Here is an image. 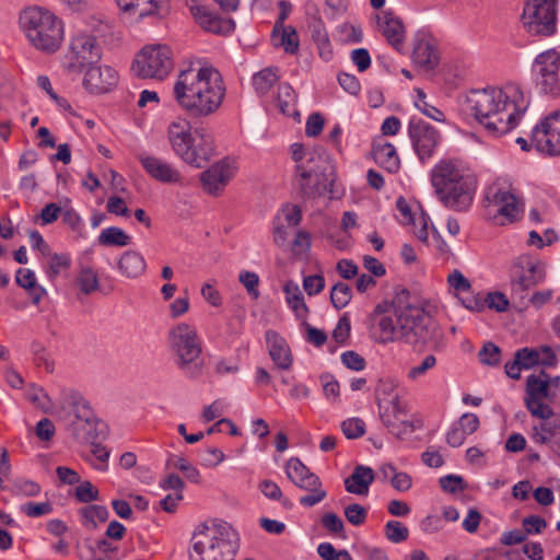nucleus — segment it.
<instances>
[{
  "label": "nucleus",
  "mask_w": 560,
  "mask_h": 560,
  "mask_svg": "<svg viewBox=\"0 0 560 560\" xmlns=\"http://www.w3.org/2000/svg\"><path fill=\"white\" fill-rule=\"evenodd\" d=\"M408 135L419 159L424 162L430 159L440 142L439 131L422 119L411 118Z\"/></svg>",
  "instance_id": "aec40b11"
},
{
  "label": "nucleus",
  "mask_w": 560,
  "mask_h": 560,
  "mask_svg": "<svg viewBox=\"0 0 560 560\" xmlns=\"http://www.w3.org/2000/svg\"><path fill=\"white\" fill-rule=\"evenodd\" d=\"M285 474L288 479L302 490H315L316 486H322L319 477L298 457H291L287 462Z\"/></svg>",
  "instance_id": "bb28decb"
},
{
  "label": "nucleus",
  "mask_w": 560,
  "mask_h": 560,
  "mask_svg": "<svg viewBox=\"0 0 560 560\" xmlns=\"http://www.w3.org/2000/svg\"><path fill=\"white\" fill-rule=\"evenodd\" d=\"M370 331L373 340L381 345L393 342H401L398 331H394L390 338V331L385 330V325L389 323L394 330L398 328V291L392 301H382L376 304L372 313L369 315Z\"/></svg>",
  "instance_id": "4468645a"
},
{
  "label": "nucleus",
  "mask_w": 560,
  "mask_h": 560,
  "mask_svg": "<svg viewBox=\"0 0 560 560\" xmlns=\"http://www.w3.org/2000/svg\"><path fill=\"white\" fill-rule=\"evenodd\" d=\"M557 392L551 388L549 375L541 371L538 375L530 374L526 378L524 404L528 412L538 419L547 420L553 416L550 402H553Z\"/></svg>",
  "instance_id": "9d476101"
},
{
  "label": "nucleus",
  "mask_w": 560,
  "mask_h": 560,
  "mask_svg": "<svg viewBox=\"0 0 560 560\" xmlns=\"http://www.w3.org/2000/svg\"><path fill=\"white\" fill-rule=\"evenodd\" d=\"M47 257V275L49 278H56L61 271L68 270L71 266V257L69 254L51 253L49 250Z\"/></svg>",
  "instance_id": "79ce46f5"
},
{
  "label": "nucleus",
  "mask_w": 560,
  "mask_h": 560,
  "mask_svg": "<svg viewBox=\"0 0 560 560\" xmlns=\"http://www.w3.org/2000/svg\"><path fill=\"white\" fill-rule=\"evenodd\" d=\"M20 27L31 45L45 54L56 52L63 40L62 22L48 10L32 7L20 14Z\"/></svg>",
  "instance_id": "423d86ee"
},
{
  "label": "nucleus",
  "mask_w": 560,
  "mask_h": 560,
  "mask_svg": "<svg viewBox=\"0 0 560 560\" xmlns=\"http://www.w3.org/2000/svg\"><path fill=\"white\" fill-rule=\"evenodd\" d=\"M168 342L180 372L188 378L199 377L203 371V362L200 359L201 341L197 330L186 323H179L170 330Z\"/></svg>",
  "instance_id": "1a4fd4ad"
},
{
  "label": "nucleus",
  "mask_w": 560,
  "mask_h": 560,
  "mask_svg": "<svg viewBox=\"0 0 560 560\" xmlns=\"http://www.w3.org/2000/svg\"><path fill=\"white\" fill-rule=\"evenodd\" d=\"M103 441L104 440H95L88 444L91 446V453L96 459V463L92 464L93 467L97 470L106 471L108 469L110 451L102 444Z\"/></svg>",
  "instance_id": "c03bdc74"
},
{
  "label": "nucleus",
  "mask_w": 560,
  "mask_h": 560,
  "mask_svg": "<svg viewBox=\"0 0 560 560\" xmlns=\"http://www.w3.org/2000/svg\"><path fill=\"white\" fill-rule=\"evenodd\" d=\"M259 490L267 499L279 501L287 509L293 506V503L288 498H283L280 487L269 479L262 480L259 483Z\"/></svg>",
  "instance_id": "a18cd8bd"
},
{
  "label": "nucleus",
  "mask_w": 560,
  "mask_h": 560,
  "mask_svg": "<svg viewBox=\"0 0 560 560\" xmlns=\"http://www.w3.org/2000/svg\"><path fill=\"white\" fill-rule=\"evenodd\" d=\"M118 269L124 277L137 279L145 272L147 262L140 253L127 250L118 260Z\"/></svg>",
  "instance_id": "473e14b6"
},
{
  "label": "nucleus",
  "mask_w": 560,
  "mask_h": 560,
  "mask_svg": "<svg viewBox=\"0 0 560 560\" xmlns=\"http://www.w3.org/2000/svg\"><path fill=\"white\" fill-rule=\"evenodd\" d=\"M131 237L120 228L109 226L104 229L98 235V243L105 246H127Z\"/></svg>",
  "instance_id": "ea45409f"
},
{
  "label": "nucleus",
  "mask_w": 560,
  "mask_h": 560,
  "mask_svg": "<svg viewBox=\"0 0 560 560\" xmlns=\"http://www.w3.org/2000/svg\"><path fill=\"white\" fill-rule=\"evenodd\" d=\"M431 183L445 207L456 211L470 207L477 182L457 161H440L431 172Z\"/></svg>",
  "instance_id": "7ed1b4c3"
},
{
  "label": "nucleus",
  "mask_w": 560,
  "mask_h": 560,
  "mask_svg": "<svg viewBox=\"0 0 560 560\" xmlns=\"http://www.w3.org/2000/svg\"><path fill=\"white\" fill-rule=\"evenodd\" d=\"M558 0H528L522 22L530 35L549 36L557 30Z\"/></svg>",
  "instance_id": "9b49d317"
},
{
  "label": "nucleus",
  "mask_w": 560,
  "mask_h": 560,
  "mask_svg": "<svg viewBox=\"0 0 560 560\" xmlns=\"http://www.w3.org/2000/svg\"><path fill=\"white\" fill-rule=\"evenodd\" d=\"M320 522L324 528L331 535L346 538L345 524L336 513L329 512L324 514Z\"/></svg>",
  "instance_id": "8fccbe9b"
},
{
  "label": "nucleus",
  "mask_w": 560,
  "mask_h": 560,
  "mask_svg": "<svg viewBox=\"0 0 560 560\" xmlns=\"http://www.w3.org/2000/svg\"><path fill=\"white\" fill-rule=\"evenodd\" d=\"M412 60L424 70L431 71L438 67L440 57L434 44L430 39L421 38L413 46Z\"/></svg>",
  "instance_id": "2f4dec72"
},
{
  "label": "nucleus",
  "mask_w": 560,
  "mask_h": 560,
  "mask_svg": "<svg viewBox=\"0 0 560 560\" xmlns=\"http://www.w3.org/2000/svg\"><path fill=\"white\" fill-rule=\"evenodd\" d=\"M191 13L202 28L214 34H230L235 30L233 19H225L217 13L211 12L205 5L191 8Z\"/></svg>",
  "instance_id": "393cba45"
},
{
  "label": "nucleus",
  "mask_w": 560,
  "mask_h": 560,
  "mask_svg": "<svg viewBox=\"0 0 560 560\" xmlns=\"http://www.w3.org/2000/svg\"><path fill=\"white\" fill-rule=\"evenodd\" d=\"M374 479L375 474L371 467L358 465L352 474L346 478L345 488L349 493L366 495Z\"/></svg>",
  "instance_id": "c756f323"
},
{
  "label": "nucleus",
  "mask_w": 560,
  "mask_h": 560,
  "mask_svg": "<svg viewBox=\"0 0 560 560\" xmlns=\"http://www.w3.org/2000/svg\"><path fill=\"white\" fill-rule=\"evenodd\" d=\"M341 430L348 439H358L365 433V423L359 418L347 419L341 423Z\"/></svg>",
  "instance_id": "5fc2aeb1"
},
{
  "label": "nucleus",
  "mask_w": 560,
  "mask_h": 560,
  "mask_svg": "<svg viewBox=\"0 0 560 560\" xmlns=\"http://www.w3.org/2000/svg\"><path fill=\"white\" fill-rule=\"evenodd\" d=\"M235 529L222 522L194 534L189 550L190 560H234L238 548Z\"/></svg>",
  "instance_id": "0eeeda50"
},
{
  "label": "nucleus",
  "mask_w": 560,
  "mask_h": 560,
  "mask_svg": "<svg viewBox=\"0 0 560 560\" xmlns=\"http://www.w3.org/2000/svg\"><path fill=\"white\" fill-rule=\"evenodd\" d=\"M178 106L191 118H207L217 113L226 94L219 70L197 59L182 69L173 86Z\"/></svg>",
  "instance_id": "f257e3e1"
},
{
  "label": "nucleus",
  "mask_w": 560,
  "mask_h": 560,
  "mask_svg": "<svg viewBox=\"0 0 560 560\" xmlns=\"http://www.w3.org/2000/svg\"><path fill=\"white\" fill-rule=\"evenodd\" d=\"M285 302L293 311L296 318L305 320L308 315V307L304 301V296L296 282L289 280L283 285Z\"/></svg>",
  "instance_id": "72a5a7b5"
},
{
  "label": "nucleus",
  "mask_w": 560,
  "mask_h": 560,
  "mask_svg": "<svg viewBox=\"0 0 560 560\" xmlns=\"http://www.w3.org/2000/svg\"><path fill=\"white\" fill-rule=\"evenodd\" d=\"M238 281L245 287L248 294L253 299H258L259 291H258V284H259V277L257 273L253 271H241L238 275Z\"/></svg>",
  "instance_id": "13d9d810"
},
{
  "label": "nucleus",
  "mask_w": 560,
  "mask_h": 560,
  "mask_svg": "<svg viewBox=\"0 0 560 560\" xmlns=\"http://www.w3.org/2000/svg\"><path fill=\"white\" fill-rule=\"evenodd\" d=\"M295 182L300 192L306 198H316L330 190L335 176H322L318 174H303L295 172Z\"/></svg>",
  "instance_id": "a878e982"
},
{
  "label": "nucleus",
  "mask_w": 560,
  "mask_h": 560,
  "mask_svg": "<svg viewBox=\"0 0 560 560\" xmlns=\"http://www.w3.org/2000/svg\"><path fill=\"white\" fill-rule=\"evenodd\" d=\"M384 534L389 541L399 544L407 540L409 530L398 521H388L384 526Z\"/></svg>",
  "instance_id": "09e8293b"
},
{
  "label": "nucleus",
  "mask_w": 560,
  "mask_h": 560,
  "mask_svg": "<svg viewBox=\"0 0 560 560\" xmlns=\"http://www.w3.org/2000/svg\"><path fill=\"white\" fill-rule=\"evenodd\" d=\"M295 172L303 174H318L322 176H335L334 165L324 151H312L300 165H295Z\"/></svg>",
  "instance_id": "c85d7f7f"
},
{
  "label": "nucleus",
  "mask_w": 560,
  "mask_h": 560,
  "mask_svg": "<svg viewBox=\"0 0 560 560\" xmlns=\"http://www.w3.org/2000/svg\"><path fill=\"white\" fill-rule=\"evenodd\" d=\"M167 138L175 154L194 167H203L214 155L212 133L205 127L191 131L189 121L184 118H176L168 125Z\"/></svg>",
  "instance_id": "20e7f679"
},
{
  "label": "nucleus",
  "mask_w": 560,
  "mask_h": 560,
  "mask_svg": "<svg viewBox=\"0 0 560 560\" xmlns=\"http://www.w3.org/2000/svg\"><path fill=\"white\" fill-rule=\"evenodd\" d=\"M77 283L80 291L84 294H91L97 291L100 288L97 272L91 267H81L77 277Z\"/></svg>",
  "instance_id": "a19ab883"
},
{
  "label": "nucleus",
  "mask_w": 560,
  "mask_h": 560,
  "mask_svg": "<svg viewBox=\"0 0 560 560\" xmlns=\"http://www.w3.org/2000/svg\"><path fill=\"white\" fill-rule=\"evenodd\" d=\"M278 80V69L268 67L254 74L253 86L259 96H265L270 92Z\"/></svg>",
  "instance_id": "4c0bfd02"
},
{
  "label": "nucleus",
  "mask_w": 560,
  "mask_h": 560,
  "mask_svg": "<svg viewBox=\"0 0 560 560\" xmlns=\"http://www.w3.org/2000/svg\"><path fill=\"white\" fill-rule=\"evenodd\" d=\"M351 325L347 314L342 315L336 327L332 330V339L340 345H343L350 336Z\"/></svg>",
  "instance_id": "680f3d73"
},
{
  "label": "nucleus",
  "mask_w": 560,
  "mask_h": 560,
  "mask_svg": "<svg viewBox=\"0 0 560 560\" xmlns=\"http://www.w3.org/2000/svg\"><path fill=\"white\" fill-rule=\"evenodd\" d=\"M266 342L269 354L275 364L281 370H289L293 359L288 342L277 331L266 332Z\"/></svg>",
  "instance_id": "cd10ccee"
},
{
  "label": "nucleus",
  "mask_w": 560,
  "mask_h": 560,
  "mask_svg": "<svg viewBox=\"0 0 560 560\" xmlns=\"http://www.w3.org/2000/svg\"><path fill=\"white\" fill-rule=\"evenodd\" d=\"M372 153L374 161L387 172L395 173L399 170L400 160L392 143L376 140L373 142Z\"/></svg>",
  "instance_id": "7c9ffc66"
},
{
  "label": "nucleus",
  "mask_w": 560,
  "mask_h": 560,
  "mask_svg": "<svg viewBox=\"0 0 560 560\" xmlns=\"http://www.w3.org/2000/svg\"><path fill=\"white\" fill-rule=\"evenodd\" d=\"M343 514L351 525L361 526L366 521L368 510L359 503H351L345 508Z\"/></svg>",
  "instance_id": "3c124183"
},
{
  "label": "nucleus",
  "mask_w": 560,
  "mask_h": 560,
  "mask_svg": "<svg viewBox=\"0 0 560 560\" xmlns=\"http://www.w3.org/2000/svg\"><path fill=\"white\" fill-rule=\"evenodd\" d=\"M378 412L384 425L397 438L415 431L413 423L405 419L408 405L400 397L389 398V400L382 397L378 404Z\"/></svg>",
  "instance_id": "a211bd4d"
},
{
  "label": "nucleus",
  "mask_w": 560,
  "mask_h": 560,
  "mask_svg": "<svg viewBox=\"0 0 560 560\" xmlns=\"http://www.w3.org/2000/svg\"><path fill=\"white\" fill-rule=\"evenodd\" d=\"M398 328L396 330L385 325V330L398 331L401 342L417 347L424 346L436 339L439 329L436 322L420 305L410 301V293L406 289L398 291ZM389 325V323H387Z\"/></svg>",
  "instance_id": "39448f33"
},
{
  "label": "nucleus",
  "mask_w": 560,
  "mask_h": 560,
  "mask_svg": "<svg viewBox=\"0 0 560 560\" xmlns=\"http://www.w3.org/2000/svg\"><path fill=\"white\" fill-rule=\"evenodd\" d=\"M441 488L448 493H456L466 488V483L460 476L447 475L440 479Z\"/></svg>",
  "instance_id": "0e129e2a"
},
{
  "label": "nucleus",
  "mask_w": 560,
  "mask_h": 560,
  "mask_svg": "<svg viewBox=\"0 0 560 560\" xmlns=\"http://www.w3.org/2000/svg\"><path fill=\"white\" fill-rule=\"evenodd\" d=\"M118 82V74L109 66H89L83 83L85 88L95 94L109 92Z\"/></svg>",
  "instance_id": "4be33fe9"
},
{
  "label": "nucleus",
  "mask_w": 560,
  "mask_h": 560,
  "mask_svg": "<svg viewBox=\"0 0 560 560\" xmlns=\"http://www.w3.org/2000/svg\"><path fill=\"white\" fill-rule=\"evenodd\" d=\"M79 515L84 528L95 530L98 527V523H104L108 520L109 512L104 505L91 504L80 509Z\"/></svg>",
  "instance_id": "f704fd0d"
},
{
  "label": "nucleus",
  "mask_w": 560,
  "mask_h": 560,
  "mask_svg": "<svg viewBox=\"0 0 560 560\" xmlns=\"http://www.w3.org/2000/svg\"><path fill=\"white\" fill-rule=\"evenodd\" d=\"M15 281L20 287L28 291L33 304H39L45 294V289L36 283L35 273L31 269L20 268L16 271Z\"/></svg>",
  "instance_id": "c9c22d12"
},
{
  "label": "nucleus",
  "mask_w": 560,
  "mask_h": 560,
  "mask_svg": "<svg viewBox=\"0 0 560 560\" xmlns=\"http://www.w3.org/2000/svg\"><path fill=\"white\" fill-rule=\"evenodd\" d=\"M352 299V290L345 282H337L330 291V301L336 310L346 307Z\"/></svg>",
  "instance_id": "37998d69"
},
{
  "label": "nucleus",
  "mask_w": 560,
  "mask_h": 560,
  "mask_svg": "<svg viewBox=\"0 0 560 560\" xmlns=\"http://www.w3.org/2000/svg\"><path fill=\"white\" fill-rule=\"evenodd\" d=\"M467 109L485 126L492 137H501L513 130L527 102L518 86L489 88L471 91L466 98Z\"/></svg>",
  "instance_id": "f03ea898"
},
{
  "label": "nucleus",
  "mask_w": 560,
  "mask_h": 560,
  "mask_svg": "<svg viewBox=\"0 0 560 560\" xmlns=\"http://www.w3.org/2000/svg\"><path fill=\"white\" fill-rule=\"evenodd\" d=\"M546 270L539 261H526L524 258H517L512 266L510 273V284L512 298L524 300L526 292L544 282Z\"/></svg>",
  "instance_id": "dca6fc26"
},
{
  "label": "nucleus",
  "mask_w": 560,
  "mask_h": 560,
  "mask_svg": "<svg viewBox=\"0 0 560 560\" xmlns=\"http://www.w3.org/2000/svg\"><path fill=\"white\" fill-rule=\"evenodd\" d=\"M276 220L288 228L298 226L302 220V210L296 205L287 203L281 208Z\"/></svg>",
  "instance_id": "49530a36"
},
{
  "label": "nucleus",
  "mask_w": 560,
  "mask_h": 560,
  "mask_svg": "<svg viewBox=\"0 0 560 560\" xmlns=\"http://www.w3.org/2000/svg\"><path fill=\"white\" fill-rule=\"evenodd\" d=\"M532 141L540 152L560 154V112L551 113L533 129Z\"/></svg>",
  "instance_id": "6ab92c4d"
},
{
  "label": "nucleus",
  "mask_w": 560,
  "mask_h": 560,
  "mask_svg": "<svg viewBox=\"0 0 560 560\" xmlns=\"http://www.w3.org/2000/svg\"><path fill=\"white\" fill-rule=\"evenodd\" d=\"M12 492L16 495L36 497L40 493V486L33 480L19 479L14 481Z\"/></svg>",
  "instance_id": "6e6d98bb"
},
{
  "label": "nucleus",
  "mask_w": 560,
  "mask_h": 560,
  "mask_svg": "<svg viewBox=\"0 0 560 560\" xmlns=\"http://www.w3.org/2000/svg\"><path fill=\"white\" fill-rule=\"evenodd\" d=\"M172 51L166 45L144 47L132 62V71L143 79L163 80L172 70Z\"/></svg>",
  "instance_id": "ddd939ff"
},
{
  "label": "nucleus",
  "mask_w": 560,
  "mask_h": 560,
  "mask_svg": "<svg viewBox=\"0 0 560 560\" xmlns=\"http://www.w3.org/2000/svg\"><path fill=\"white\" fill-rule=\"evenodd\" d=\"M296 95L292 86L288 83L278 85L277 105L283 115L289 117L299 116L295 109Z\"/></svg>",
  "instance_id": "e433bc0d"
},
{
  "label": "nucleus",
  "mask_w": 560,
  "mask_h": 560,
  "mask_svg": "<svg viewBox=\"0 0 560 560\" xmlns=\"http://www.w3.org/2000/svg\"><path fill=\"white\" fill-rule=\"evenodd\" d=\"M167 463H168V465H172L176 469L183 471L185 474V477L189 481L195 482V483L199 482V480H200L199 470L184 457L173 455L170 457Z\"/></svg>",
  "instance_id": "de8ad7c7"
},
{
  "label": "nucleus",
  "mask_w": 560,
  "mask_h": 560,
  "mask_svg": "<svg viewBox=\"0 0 560 560\" xmlns=\"http://www.w3.org/2000/svg\"><path fill=\"white\" fill-rule=\"evenodd\" d=\"M34 362L38 368H44L47 373H51L55 369L54 361L50 360L45 348L40 343L33 345Z\"/></svg>",
  "instance_id": "052dcab7"
},
{
  "label": "nucleus",
  "mask_w": 560,
  "mask_h": 560,
  "mask_svg": "<svg viewBox=\"0 0 560 560\" xmlns=\"http://www.w3.org/2000/svg\"><path fill=\"white\" fill-rule=\"evenodd\" d=\"M234 176L233 166L222 160L202 172L200 182L203 189L210 195H218Z\"/></svg>",
  "instance_id": "5701e85b"
},
{
  "label": "nucleus",
  "mask_w": 560,
  "mask_h": 560,
  "mask_svg": "<svg viewBox=\"0 0 560 560\" xmlns=\"http://www.w3.org/2000/svg\"><path fill=\"white\" fill-rule=\"evenodd\" d=\"M102 58L101 47L93 35L81 33L73 36L65 56V67L69 72L80 73L85 67Z\"/></svg>",
  "instance_id": "2eb2a0df"
},
{
  "label": "nucleus",
  "mask_w": 560,
  "mask_h": 560,
  "mask_svg": "<svg viewBox=\"0 0 560 560\" xmlns=\"http://www.w3.org/2000/svg\"><path fill=\"white\" fill-rule=\"evenodd\" d=\"M486 200L488 208L495 212L494 217L499 215L504 219L502 224L518 221L523 215V203L509 187L492 185L488 188Z\"/></svg>",
  "instance_id": "f3484780"
},
{
  "label": "nucleus",
  "mask_w": 560,
  "mask_h": 560,
  "mask_svg": "<svg viewBox=\"0 0 560 560\" xmlns=\"http://www.w3.org/2000/svg\"><path fill=\"white\" fill-rule=\"evenodd\" d=\"M21 511L28 517H39L48 515L52 512V505L50 502H27L21 505Z\"/></svg>",
  "instance_id": "4d7b16f0"
},
{
  "label": "nucleus",
  "mask_w": 560,
  "mask_h": 560,
  "mask_svg": "<svg viewBox=\"0 0 560 560\" xmlns=\"http://www.w3.org/2000/svg\"><path fill=\"white\" fill-rule=\"evenodd\" d=\"M485 303L491 310L497 312H505L510 305L509 299L502 292H489L485 299Z\"/></svg>",
  "instance_id": "e2e57ef3"
},
{
  "label": "nucleus",
  "mask_w": 560,
  "mask_h": 560,
  "mask_svg": "<svg viewBox=\"0 0 560 560\" xmlns=\"http://www.w3.org/2000/svg\"><path fill=\"white\" fill-rule=\"evenodd\" d=\"M478 357L481 363L494 366L500 362L501 350L493 342H487L479 351Z\"/></svg>",
  "instance_id": "864d4df0"
},
{
  "label": "nucleus",
  "mask_w": 560,
  "mask_h": 560,
  "mask_svg": "<svg viewBox=\"0 0 560 560\" xmlns=\"http://www.w3.org/2000/svg\"><path fill=\"white\" fill-rule=\"evenodd\" d=\"M342 363L353 371H362L364 370L366 362L365 359L354 351H346L341 354Z\"/></svg>",
  "instance_id": "774afa93"
},
{
  "label": "nucleus",
  "mask_w": 560,
  "mask_h": 560,
  "mask_svg": "<svg viewBox=\"0 0 560 560\" xmlns=\"http://www.w3.org/2000/svg\"><path fill=\"white\" fill-rule=\"evenodd\" d=\"M516 359H518L522 363L521 365L524 370H530L539 364L540 352L538 348H521L515 351Z\"/></svg>",
  "instance_id": "603ef678"
},
{
  "label": "nucleus",
  "mask_w": 560,
  "mask_h": 560,
  "mask_svg": "<svg viewBox=\"0 0 560 560\" xmlns=\"http://www.w3.org/2000/svg\"><path fill=\"white\" fill-rule=\"evenodd\" d=\"M303 288L308 295L318 294L325 288V279L320 275L307 276L303 279Z\"/></svg>",
  "instance_id": "338daca9"
},
{
  "label": "nucleus",
  "mask_w": 560,
  "mask_h": 560,
  "mask_svg": "<svg viewBox=\"0 0 560 560\" xmlns=\"http://www.w3.org/2000/svg\"><path fill=\"white\" fill-rule=\"evenodd\" d=\"M273 40H279L275 43L276 46H280L284 49L285 52L290 55H295L299 51L300 39L296 30L289 25L282 26L279 30V33L276 37H272Z\"/></svg>",
  "instance_id": "58836bf2"
},
{
  "label": "nucleus",
  "mask_w": 560,
  "mask_h": 560,
  "mask_svg": "<svg viewBox=\"0 0 560 560\" xmlns=\"http://www.w3.org/2000/svg\"><path fill=\"white\" fill-rule=\"evenodd\" d=\"M377 24L387 43L396 50L400 51L406 38V30L402 20L392 10H387L377 15Z\"/></svg>",
  "instance_id": "b1692460"
},
{
  "label": "nucleus",
  "mask_w": 560,
  "mask_h": 560,
  "mask_svg": "<svg viewBox=\"0 0 560 560\" xmlns=\"http://www.w3.org/2000/svg\"><path fill=\"white\" fill-rule=\"evenodd\" d=\"M560 52L547 49L538 54L532 66V75L539 93L557 97L560 95Z\"/></svg>",
  "instance_id": "f8f14e48"
},
{
  "label": "nucleus",
  "mask_w": 560,
  "mask_h": 560,
  "mask_svg": "<svg viewBox=\"0 0 560 560\" xmlns=\"http://www.w3.org/2000/svg\"><path fill=\"white\" fill-rule=\"evenodd\" d=\"M98 490L90 482L83 481L75 489V498L79 502L90 503L98 499Z\"/></svg>",
  "instance_id": "bf43d9fd"
},
{
  "label": "nucleus",
  "mask_w": 560,
  "mask_h": 560,
  "mask_svg": "<svg viewBox=\"0 0 560 560\" xmlns=\"http://www.w3.org/2000/svg\"><path fill=\"white\" fill-rule=\"evenodd\" d=\"M435 364L436 358L433 354H429L419 364L412 366L408 371V377L410 380H417L418 377L425 374L429 370L433 369Z\"/></svg>",
  "instance_id": "69168bd1"
},
{
  "label": "nucleus",
  "mask_w": 560,
  "mask_h": 560,
  "mask_svg": "<svg viewBox=\"0 0 560 560\" xmlns=\"http://www.w3.org/2000/svg\"><path fill=\"white\" fill-rule=\"evenodd\" d=\"M62 404L69 408L70 419L68 430L80 443L95 440H105L108 435V425L98 419L89 401L77 390L62 392Z\"/></svg>",
  "instance_id": "6e6552de"
},
{
  "label": "nucleus",
  "mask_w": 560,
  "mask_h": 560,
  "mask_svg": "<svg viewBox=\"0 0 560 560\" xmlns=\"http://www.w3.org/2000/svg\"><path fill=\"white\" fill-rule=\"evenodd\" d=\"M138 160L147 174L158 182L163 184H180L183 180L180 172L172 163L163 159L140 154Z\"/></svg>",
  "instance_id": "412c9836"
}]
</instances>
